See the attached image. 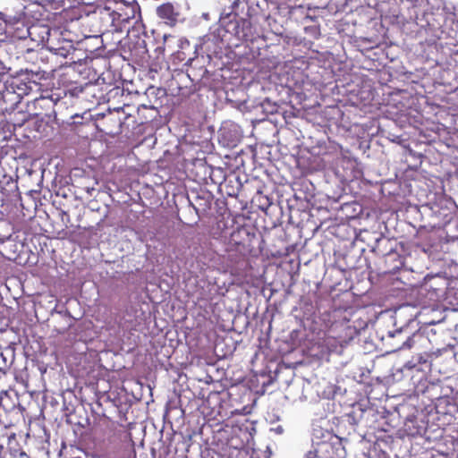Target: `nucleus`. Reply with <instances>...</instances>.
I'll return each instance as SVG.
<instances>
[{
	"mask_svg": "<svg viewBox=\"0 0 458 458\" xmlns=\"http://www.w3.org/2000/svg\"><path fill=\"white\" fill-rule=\"evenodd\" d=\"M85 23L87 25L91 24L96 26L97 30L95 32L101 35L123 32L114 11L107 6L99 9V11L94 13L92 16L86 15Z\"/></svg>",
	"mask_w": 458,
	"mask_h": 458,
	"instance_id": "1",
	"label": "nucleus"
},
{
	"mask_svg": "<svg viewBox=\"0 0 458 458\" xmlns=\"http://www.w3.org/2000/svg\"><path fill=\"white\" fill-rule=\"evenodd\" d=\"M52 6L57 10L62 8L60 12L55 13L56 19L61 22L65 23L73 21L83 20L82 24L85 23V19L82 17L84 6L80 3L75 4L74 0H53Z\"/></svg>",
	"mask_w": 458,
	"mask_h": 458,
	"instance_id": "2",
	"label": "nucleus"
},
{
	"mask_svg": "<svg viewBox=\"0 0 458 458\" xmlns=\"http://www.w3.org/2000/svg\"><path fill=\"white\" fill-rule=\"evenodd\" d=\"M402 335H404L406 339L400 346V349H416L418 351L428 349L430 341L424 332L416 330L415 332L411 333L409 325H406L399 329H396L391 335L394 337Z\"/></svg>",
	"mask_w": 458,
	"mask_h": 458,
	"instance_id": "3",
	"label": "nucleus"
},
{
	"mask_svg": "<svg viewBox=\"0 0 458 458\" xmlns=\"http://www.w3.org/2000/svg\"><path fill=\"white\" fill-rule=\"evenodd\" d=\"M114 11L123 30L126 32L129 31L130 27L128 25L131 21L134 20L136 23L140 19V7L135 0L128 3H120Z\"/></svg>",
	"mask_w": 458,
	"mask_h": 458,
	"instance_id": "4",
	"label": "nucleus"
},
{
	"mask_svg": "<svg viewBox=\"0 0 458 458\" xmlns=\"http://www.w3.org/2000/svg\"><path fill=\"white\" fill-rule=\"evenodd\" d=\"M27 34L34 41H38L46 46L53 40L54 36L57 34V30H51L47 25L33 24L27 29Z\"/></svg>",
	"mask_w": 458,
	"mask_h": 458,
	"instance_id": "5",
	"label": "nucleus"
},
{
	"mask_svg": "<svg viewBox=\"0 0 458 458\" xmlns=\"http://www.w3.org/2000/svg\"><path fill=\"white\" fill-rule=\"evenodd\" d=\"M156 13L160 20L170 27L175 26L180 17L178 6L170 2L158 5L156 9Z\"/></svg>",
	"mask_w": 458,
	"mask_h": 458,
	"instance_id": "6",
	"label": "nucleus"
},
{
	"mask_svg": "<svg viewBox=\"0 0 458 458\" xmlns=\"http://www.w3.org/2000/svg\"><path fill=\"white\" fill-rule=\"evenodd\" d=\"M319 458H345V450L341 443L323 441L318 443Z\"/></svg>",
	"mask_w": 458,
	"mask_h": 458,
	"instance_id": "7",
	"label": "nucleus"
},
{
	"mask_svg": "<svg viewBox=\"0 0 458 458\" xmlns=\"http://www.w3.org/2000/svg\"><path fill=\"white\" fill-rule=\"evenodd\" d=\"M234 30L235 36L244 41H253L257 35L256 29L249 19L241 18L237 21Z\"/></svg>",
	"mask_w": 458,
	"mask_h": 458,
	"instance_id": "8",
	"label": "nucleus"
},
{
	"mask_svg": "<svg viewBox=\"0 0 458 458\" xmlns=\"http://www.w3.org/2000/svg\"><path fill=\"white\" fill-rule=\"evenodd\" d=\"M47 48L56 55L67 57L72 52L74 51L72 40H67L63 38L62 45L59 47H55V38L48 42Z\"/></svg>",
	"mask_w": 458,
	"mask_h": 458,
	"instance_id": "9",
	"label": "nucleus"
},
{
	"mask_svg": "<svg viewBox=\"0 0 458 458\" xmlns=\"http://www.w3.org/2000/svg\"><path fill=\"white\" fill-rule=\"evenodd\" d=\"M9 369L10 366L8 364L0 366V406L4 409H7V405L4 403V398L8 397V392L5 387L9 386Z\"/></svg>",
	"mask_w": 458,
	"mask_h": 458,
	"instance_id": "10",
	"label": "nucleus"
},
{
	"mask_svg": "<svg viewBox=\"0 0 458 458\" xmlns=\"http://www.w3.org/2000/svg\"><path fill=\"white\" fill-rule=\"evenodd\" d=\"M422 351V352L413 356L412 359L409 360L404 367L409 369H416L417 371H420L421 369L417 368L418 365L426 364L428 362V357L430 356V353L427 350Z\"/></svg>",
	"mask_w": 458,
	"mask_h": 458,
	"instance_id": "11",
	"label": "nucleus"
},
{
	"mask_svg": "<svg viewBox=\"0 0 458 458\" xmlns=\"http://www.w3.org/2000/svg\"><path fill=\"white\" fill-rule=\"evenodd\" d=\"M253 1L254 0H233L232 5L230 6V13H237L239 9H241L242 12H243V4H245L249 8L250 4H252Z\"/></svg>",
	"mask_w": 458,
	"mask_h": 458,
	"instance_id": "12",
	"label": "nucleus"
},
{
	"mask_svg": "<svg viewBox=\"0 0 458 458\" xmlns=\"http://www.w3.org/2000/svg\"><path fill=\"white\" fill-rule=\"evenodd\" d=\"M34 104L35 106L50 109L54 106V101L52 98L41 96L34 99Z\"/></svg>",
	"mask_w": 458,
	"mask_h": 458,
	"instance_id": "13",
	"label": "nucleus"
},
{
	"mask_svg": "<svg viewBox=\"0 0 458 458\" xmlns=\"http://www.w3.org/2000/svg\"><path fill=\"white\" fill-rule=\"evenodd\" d=\"M233 0H219V4L222 7V13L225 15H230L233 13H230V6L232 5ZM237 14V13H233Z\"/></svg>",
	"mask_w": 458,
	"mask_h": 458,
	"instance_id": "14",
	"label": "nucleus"
},
{
	"mask_svg": "<svg viewBox=\"0 0 458 458\" xmlns=\"http://www.w3.org/2000/svg\"><path fill=\"white\" fill-rule=\"evenodd\" d=\"M305 458H319V454L318 453V444L316 445L314 450H310L305 454Z\"/></svg>",
	"mask_w": 458,
	"mask_h": 458,
	"instance_id": "15",
	"label": "nucleus"
},
{
	"mask_svg": "<svg viewBox=\"0 0 458 458\" xmlns=\"http://www.w3.org/2000/svg\"><path fill=\"white\" fill-rule=\"evenodd\" d=\"M5 27H6V23H5V21L3 17V14L0 13V33H5Z\"/></svg>",
	"mask_w": 458,
	"mask_h": 458,
	"instance_id": "16",
	"label": "nucleus"
},
{
	"mask_svg": "<svg viewBox=\"0 0 458 458\" xmlns=\"http://www.w3.org/2000/svg\"><path fill=\"white\" fill-rule=\"evenodd\" d=\"M58 36H59V31L57 30V34L54 36V38H55V47H59L62 45V40H59Z\"/></svg>",
	"mask_w": 458,
	"mask_h": 458,
	"instance_id": "17",
	"label": "nucleus"
},
{
	"mask_svg": "<svg viewBox=\"0 0 458 458\" xmlns=\"http://www.w3.org/2000/svg\"><path fill=\"white\" fill-rule=\"evenodd\" d=\"M217 227L219 229H224L225 227V223L223 220L217 222Z\"/></svg>",
	"mask_w": 458,
	"mask_h": 458,
	"instance_id": "18",
	"label": "nucleus"
},
{
	"mask_svg": "<svg viewBox=\"0 0 458 458\" xmlns=\"http://www.w3.org/2000/svg\"><path fill=\"white\" fill-rule=\"evenodd\" d=\"M2 364L5 365L6 364V360L4 356L3 353H0V366H2Z\"/></svg>",
	"mask_w": 458,
	"mask_h": 458,
	"instance_id": "19",
	"label": "nucleus"
},
{
	"mask_svg": "<svg viewBox=\"0 0 458 458\" xmlns=\"http://www.w3.org/2000/svg\"><path fill=\"white\" fill-rule=\"evenodd\" d=\"M19 458H30V457L25 452L21 451L19 454Z\"/></svg>",
	"mask_w": 458,
	"mask_h": 458,
	"instance_id": "20",
	"label": "nucleus"
},
{
	"mask_svg": "<svg viewBox=\"0 0 458 458\" xmlns=\"http://www.w3.org/2000/svg\"><path fill=\"white\" fill-rule=\"evenodd\" d=\"M3 452H4V445H3V444L0 443V458H2Z\"/></svg>",
	"mask_w": 458,
	"mask_h": 458,
	"instance_id": "21",
	"label": "nucleus"
}]
</instances>
